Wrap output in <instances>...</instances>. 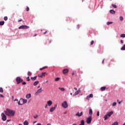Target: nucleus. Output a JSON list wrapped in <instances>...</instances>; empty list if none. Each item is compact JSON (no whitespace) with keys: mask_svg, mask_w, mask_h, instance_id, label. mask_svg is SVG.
Returning <instances> with one entry per match:
<instances>
[{"mask_svg":"<svg viewBox=\"0 0 125 125\" xmlns=\"http://www.w3.org/2000/svg\"><path fill=\"white\" fill-rule=\"evenodd\" d=\"M7 112L5 113L6 116L8 117H13L14 115H15V111L11 109H9L8 108H6Z\"/></svg>","mask_w":125,"mask_h":125,"instance_id":"f257e3e1","label":"nucleus"},{"mask_svg":"<svg viewBox=\"0 0 125 125\" xmlns=\"http://www.w3.org/2000/svg\"><path fill=\"white\" fill-rule=\"evenodd\" d=\"M112 114H114V112H113V111L107 112V114L104 116V120L106 121V120L109 119V118L112 116Z\"/></svg>","mask_w":125,"mask_h":125,"instance_id":"f03ea898","label":"nucleus"},{"mask_svg":"<svg viewBox=\"0 0 125 125\" xmlns=\"http://www.w3.org/2000/svg\"><path fill=\"white\" fill-rule=\"evenodd\" d=\"M30 27L28 25H21L19 27V29L20 30L22 29V30H26V29H29Z\"/></svg>","mask_w":125,"mask_h":125,"instance_id":"7ed1b4c3","label":"nucleus"},{"mask_svg":"<svg viewBox=\"0 0 125 125\" xmlns=\"http://www.w3.org/2000/svg\"><path fill=\"white\" fill-rule=\"evenodd\" d=\"M16 81L17 84H19V83H23V79H21V77H17Z\"/></svg>","mask_w":125,"mask_h":125,"instance_id":"20e7f679","label":"nucleus"},{"mask_svg":"<svg viewBox=\"0 0 125 125\" xmlns=\"http://www.w3.org/2000/svg\"><path fill=\"white\" fill-rule=\"evenodd\" d=\"M91 121H92V118L91 116H89L86 120V123L88 125H89V124H91Z\"/></svg>","mask_w":125,"mask_h":125,"instance_id":"39448f33","label":"nucleus"},{"mask_svg":"<svg viewBox=\"0 0 125 125\" xmlns=\"http://www.w3.org/2000/svg\"><path fill=\"white\" fill-rule=\"evenodd\" d=\"M62 106L63 108H64V109L68 108V103L67 101L63 102L62 104Z\"/></svg>","mask_w":125,"mask_h":125,"instance_id":"423d86ee","label":"nucleus"},{"mask_svg":"<svg viewBox=\"0 0 125 125\" xmlns=\"http://www.w3.org/2000/svg\"><path fill=\"white\" fill-rule=\"evenodd\" d=\"M20 101L21 104H22V105H24V104H26V103L28 102V100H27V99H24L23 98H21Z\"/></svg>","mask_w":125,"mask_h":125,"instance_id":"0eeeda50","label":"nucleus"},{"mask_svg":"<svg viewBox=\"0 0 125 125\" xmlns=\"http://www.w3.org/2000/svg\"><path fill=\"white\" fill-rule=\"evenodd\" d=\"M1 117L2 121H3V122H5V121H6V115H5L4 113H2Z\"/></svg>","mask_w":125,"mask_h":125,"instance_id":"6e6552de","label":"nucleus"},{"mask_svg":"<svg viewBox=\"0 0 125 125\" xmlns=\"http://www.w3.org/2000/svg\"><path fill=\"white\" fill-rule=\"evenodd\" d=\"M57 107V104H55L54 107H52L50 108L49 111L51 113H52V112H53V111H54V110H55V109H56Z\"/></svg>","mask_w":125,"mask_h":125,"instance_id":"1a4fd4ad","label":"nucleus"},{"mask_svg":"<svg viewBox=\"0 0 125 125\" xmlns=\"http://www.w3.org/2000/svg\"><path fill=\"white\" fill-rule=\"evenodd\" d=\"M45 74L46 72H42L41 74L38 75L39 78H42L43 77H45Z\"/></svg>","mask_w":125,"mask_h":125,"instance_id":"9d476101","label":"nucleus"},{"mask_svg":"<svg viewBox=\"0 0 125 125\" xmlns=\"http://www.w3.org/2000/svg\"><path fill=\"white\" fill-rule=\"evenodd\" d=\"M46 104H48L49 107H50L52 105V101L51 100L47 101Z\"/></svg>","mask_w":125,"mask_h":125,"instance_id":"9b49d317","label":"nucleus"},{"mask_svg":"<svg viewBox=\"0 0 125 125\" xmlns=\"http://www.w3.org/2000/svg\"><path fill=\"white\" fill-rule=\"evenodd\" d=\"M42 91V88H41L40 89H38L37 91L35 93V95H38L39 93H41Z\"/></svg>","mask_w":125,"mask_h":125,"instance_id":"f8f14e48","label":"nucleus"},{"mask_svg":"<svg viewBox=\"0 0 125 125\" xmlns=\"http://www.w3.org/2000/svg\"><path fill=\"white\" fill-rule=\"evenodd\" d=\"M76 116H77V117H82L83 116V112H81L80 113V112H78L76 114Z\"/></svg>","mask_w":125,"mask_h":125,"instance_id":"ddd939ff","label":"nucleus"},{"mask_svg":"<svg viewBox=\"0 0 125 125\" xmlns=\"http://www.w3.org/2000/svg\"><path fill=\"white\" fill-rule=\"evenodd\" d=\"M69 72V69H64L62 70V73L64 75H65V74H67V73H68Z\"/></svg>","mask_w":125,"mask_h":125,"instance_id":"4468645a","label":"nucleus"},{"mask_svg":"<svg viewBox=\"0 0 125 125\" xmlns=\"http://www.w3.org/2000/svg\"><path fill=\"white\" fill-rule=\"evenodd\" d=\"M92 97H93V94H90L89 95H88L87 97H86V99L87 100H88V99H89V98H92Z\"/></svg>","mask_w":125,"mask_h":125,"instance_id":"2eb2a0df","label":"nucleus"},{"mask_svg":"<svg viewBox=\"0 0 125 125\" xmlns=\"http://www.w3.org/2000/svg\"><path fill=\"white\" fill-rule=\"evenodd\" d=\"M80 92H81V90H78L77 91H76L74 94H73V96H76V95H78V94H79V93H80Z\"/></svg>","mask_w":125,"mask_h":125,"instance_id":"dca6fc26","label":"nucleus"},{"mask_svg":"<svg viewBox=\"0 0 125 125\" xmlns=\"http://www.w3.org/2000/svg\"><path fill=\"white\" fill-rule=\"evenodd\" d=\"M109 12L111 14H116V11L113 9L110 10Z\"/></svg>","mask_w":125,"mask_h":125,"instance_id":"f3484780","label":"nucleus"},{"mask_svg":"<svg viewBox=\"0 0 125 125\" xmlns=\"http://www.w3.org/2000/svg\"><path fill=\"white\" fill-rule=\"evenodd\" d=\"M32 96V95H31V94H27L26 95V98H27V99H29V98H31Z\"/></svg>","mask_w":125,"mask_h":125,"instance_id":"a211bd4d","label":"nucleus"},{"mask_svg":"<svg viewBox=\"0 0 125 125\" xmlns=\"http://www.w3.org/2000/svg\"><path fill=\"white\" fill-rule=\"evenodd\" d=\"M39 83L40 82L39 81H35L33 83V85H34V86H36V85H38V84H39Z\"/></svg>","mask_w":125,"mask_h":125,"instance_id":"6ab92c4d","label":"nucleus"},{"mask_svg":"<svg viewBox=\"0 0 125 125\" xmlns=\"http://www.w3.org/2000/svg\"><path fill=\"white\" fill-rule=\"evenodd\" d=\"M106 89V86H103L101 87V91H104Z\"/></svg>","mask_w":125,"mask_h":125,"instance_id":"aec40b11","label":"nucleus"},{"mask_svg":"<svg viewBox=\"0 0 125 125\" xmlns=\"http://www.w3.org/2000/svg\"><path fill=\"white\" fill-rule=\"evenodd\" d=\"M79 125H84V120H82L80 122V124Z\"/></svg>","mask_w":125,"mask_h":125,"instance_id":"412c9836","label":"nucleus"},{"mask_svg":"<svg viewBox=\"0 0 125 125\" xmlns=\"http://www.w3.org/2000/svg\"><path fill=\"white\" fill-rule=\"evenodd\" d=\"M23 125H29V122H28V121L27 120H25L23 122Z\"/></svg>","mask_w":125,"mask_h":125,"instance_id":"4be33fe9","label":"nucleus"},{"mask_svg":"<svg viewBox=\"0 0 125 125\" xmlns=\"http://www.w3.org/2000/svg\"><path fill=\"white\" fill-rule=\"evenodd\" d=\"M37 76H34V77H31V80L32 81H36L37 80Z\"/></svg>","mask_w":125,"mask_h":125,"instance_id":"5701e85b","label":"nucleus"},{"mask_svg":"<svg viewBox=\"0 0 125 125\" xmlns=\"http://www.w3.org/2000/svg\"><path fill=\"white\" fill-rule=\"evenodd\" d=\"M4 25V21H0V26H3Z\"/></svg>","mask_w":125,"mask_h":125,"instance_id":"b1692460","label":"nucleus"},{"mask_svg":"<svg viewBox=\"0 0 125 125\" xmlns=\"http://www.w3.org/2000/svg\"><path fill=\"white\" fill-rule=\"evenodd\" d=\"M59 89L61 90V91H65V88L63 87H59Z\"/></svg>","mask_w":125,"mask_h":125,"instance_id":"393cba45","label":"nucleus"},{"mask_svg":"<svg viewBox=\"0 0 125 125\" xmlns=\"http://www.w3.org/2000/svg\"><path fill=\"white\" fill-rule=\"evenodd\" d=\"M92 109H90L89 110V115H92Z\"/></svg>","mask_w":125,"mask_h":125,"instance_id":"a878e982","label":"nucleus"},{"mask_svg":"<svg viewBox=\"0 0 125 125\" xmlns=\"http://www.w3.org/2000/svg\"><path fill=\"white\" fill-rule=\"evenodd\" d=\"M110 24H113V22H112V21H108V22L106 23V24H107V25H110Z\"/></svg>","mask_w":125,"mask_h":125,"instance_id":"bb28decb","label":"nucleus"},{"mask_svg":"<svg viewBox=\"0 0 125 125\" xmlns=\"http://www.w3.org/2000/svg\"><path fill=\"white\" fill-rule=\"evenodd\" d=\"M18 105H20L21 106H22V105H23V104H22L21 103V101H20V99L19 101L18 102Z\"/></svg>","mask_w":125,"mask_h":125,"instance_id":"cd10ccee","label":"nucleus"},{"mask_svg":"<svg viewBox=\"0 0 125 125\" xmlns=\"http://www.w3.org/2000/svg\"><path fill=\"white\" fill-rule=\"evenodd\" d=\"M121 50H125V44L123 45L122 47L121 48Z\"/></svg>","mask_w":125,"mask_h":125,"instance_id":"c85d7f7f","label":"nucleus"},{"mask_svg":"<svg viewBox=\"0 0 125 125\" xmlns=\"http://www.w3.org/2000/svg\"><path fill=\"white\" fill-rule=\"evenodd\" d=\"M59 80H60V78L57 77L56 78H55V82H58V81H59Z\"/></svg>","mask_w":125,"mask_h":125,"instance_id":"c756f323","label":"nucleus"},{"mask_svg":"<svg viewBox=\"0 0 125 125\" xmlns=\"http://www.w3.org/2000/svg\"><path fill=\"white\" fill-rule=\"evenodd\" d=\"M112 125H119V123L118 122H115L113 124H112Z\"/></svg>","mask_w":125,"mask_h":125,"instance_id":"7c9ffc66","label":"nucleus"},{"mask_svg":"<svg viewBox=\"0 0 125 125\" xmlns=\"http://www.w3.org/2000/svg\"><path fill=\"white\" fill-rule=\"evenodd\" d=\"M27 75L28 76H32V72H31L30 71H28L27 73Z\"/></svg>","mask_w":125,"mask_h":125,"instance_id":"2f4dec72","label":"nucleus"},{"mask_svg":"<svg viewBox=\"0 0 125 125\" xmlns=\"http://www.w3.org/2000/svg\"><path fill=\"white\" fill-rule=\"evenodd\" d=\"M119 19L120 21H123L124 20V17H123V16H120Z\"/></svg>","mask_w":125,"mask_h":125,"instance_id":"473e14b6","label":"nucleus"},{"mask_svg":"<svg viewBox=\"0 0 125 125\" xmlns=\"http://www.w3.org/2000/svg\"><path fill=\"white\" fill-rule=\"evenodd\" d=\"M8 19V18L7 17V16H5L4 17V20L5 21H7V20Z\"/></svg>","mask_w":125,"mask_h":125,"instance_id":"72a5a7b5","label":"nucleus"},{"mask_svg":"<svg viewBox=\"0 0 125 125\" xmlns=\"http://www.w3.org/2000/svg\"><path fill=\"white\" fill-rule=\"evenodd\" d=\"M0 93H2L3 92V89L2 87H0Z\"/></svg>","mask_w":125,"mask_h":125,"instance_id":"f704fd0d","label":"nucleus"},{"mask_svg":"<svg viewBox=\"0 0 125 125\" xmlns=\"http://www.w3.org/2000/svg\"><path fill=\"white\" fill-rule=\"evenodd\" d=\"M121 38H125V34H122L120 36Z\"/></svg>","mask_w":125,"mask_h":125,"instance_id":"c9c22d12","label":"nucleus"},{"mask_svg":"<svg viewBox=\"0 0 125 125\" xmlns=\"http://www.w3.org/2000/svg\"><path fill=\"white\" fill-rule=\"evenodd\" d=\"M112 6L114 7V8H117V5L116 4H112Z\"/></svg>","mask_w":125,"mask_h":125,"instance_id":"e433bc0d","label":"nucleus"},{"mask_svg":"<svg viewBox=\"0 0 125 125\" xmlns=\"http://www.w3.org/2000/svg\"><path fill=\"white\" fill-rule=\"evenodd\" d=\"M26 81H27V82H29V81H30V77L28 76L26 78Z\"/></svg>","mask_w":125,"mask_h":125,"instance_id":"4c0bfd02","label":"nucleus"},{"mask_svg":"<svg viewBox=\"0 0 125 125\" xmlns=\"http://www.w3.org/2000/svg\"><path fill=\"white\" fill-rule=\"evenodd\" d=\"M116 105H117V103L114 102L112 104V106H116Z\"/></svg>","mask_w":125,"mask_h":125,"instance_id":"58836bf2","label":"nucleus"},{"mask_svg":"<svg viewBox=\"0 0 125 125\" xmlns=\"http://www.w3.org/2000/svg\"><path fill=\"white\" fill-rule=\"evenodd\" d=\"M26 11H29V10H30V8H29V7H26Z\"/></svg>","mask_w":125,"mask_h":125,"instance_id":"ea45409f","label":"nucleus"},{"mask_svg":"<svg viewBox=\"0 0 125 125\" xmlns=\"http://www.w3.org/2000/svg\"><path fill=\"white\" fill-rule=\"evenodd\" d=\"M94 43V41L93 40L91 42L90 44L91 45H92V44H93Z\"/></svg>","mask_w":125,"mask_h":125,"instance_id":"a19ab883","label":"nucleus"},{"mask_svg":"<svg viewBox=\"0 0 125 125\" xmlns=\"http://www.w3.org/2000/svg\"><path fill=\"white\" fill-rule=\"evenodd\" d=\"M49 42V43H51V40H46V42Z\"/></svg>","mask_w":125,"mask_h":125,"instance_id":"79ce46f5","label":"nucleus"},{"mask_svg":"<svg viewBox=\"0 0 125 125\" xmlns=\"http://www.w3.org/2000/svg\"><path fill=\"white\" fill-rule=\"evenodd\" d=\"M39 116L36 115V116H34L33 117L34 118V119H38Z\"/></svg>","mask_w":125,"mask_h":125,"instance_id":"37998d69","label":"nucleus"},{"mask_svg":"<svg viewBox=\"0 0 125 125\" xmlns=\"http://www.w3.org/2000/svg\"><path fill=\"white\" fill-rule=\"evenodd\" d=\"M0 97H1V98H3V97H4V96H3V95L0 94Z\"/></svg>","mask_w":125,"mask_h":125,"instance_id":"c03bdc74","label":"nucleus"},{"mask_svg":"<svg viewBox=\"0 0 125 125\" xmlns=\"http://www.w3.org/2000/svg\"><path fill=\"white\" fill-rule=\"evenodd\" d=\"M117 102H118V104H121V103H122V101L119 102V100H117Z\"/></svg>","mask_w":125,"mask_h":125,"instance_id":"a18cd8bd","label":"nucleus"},{"mask_svg":"<svg viewBox=\"0 0 125 125\" xmlns=\"http://www.w3.org/2000/svg\"><path fill=\"white\" fill-rule=\"evenodd\" d=\"M22 84L23 85H26V82H22Z\"/></svg>","mask_w":125,"mask_h":125,"instance_id":"49530a36","label":"nucleus"},{"mask_svg":"<svg viewBox=\"0 0 125 125\" xmlns=\"http://www.w3.org/2000/svg\"><path fill=\"white\" fill-rule=\"evenodd\" d=\"M77 29H80V24L77 25Z\"/></svg>","mask_w":125,"mask_h":125,"instance_id":"de8ad7c7","label":"nucleus"},{"mask_svg":"<svg viewBox=\"0 0 125 125\" xmlns=\"http://www.w3.org/2000/svg\"><path fill=\"white\" fill-rule=\"evenodd\" d=\"M99 111H97V116H98V117H99Z\"/></svg>","mask_w":125,"mask_h":125,"instance_id":"09e8293b","label":"nucleus"},{"mask_svg":"<svg viewBox=\"0 0 125 125\" xmlns=\"http://www.w3.org/2000/svg\"><path fill=\"white\" fill-rule=\"evenodd\" d=\"M43 69H44V68L43 67H42V68H41L40 69V71H42V70H43Z\"/></svg>","mask_w":125,"mask_h":125,"instance_id":"8fccbe9b","label":"nucleus"},{"mask_svg":"<svg viewBox=\"0 0 125 125\" xmlns=\"http://www.w3.org/2000/svg\"><path fill=\"white\" fill-rule=\"evenodd\" d=\"M104 61H105V59H104L102 61V64H104Z\"/></svg>","mask_w":125,"mask_h":125,"instance_id":"3c124183","label":"nucleus"},{"mask_svg":"<svg viewBox=\"0 0 125 125\" xmlns=\"http://www.w3.org/2000/svg\"><path fill=\"white\" fill-rule=\"evenodd\" d=\"M48 104H46L45 105V108H46L47 107Z\"/></svg>","mask_w":125,"mask_h":125,"instance_id":"603ef678","label":"nucleus"},{"mask_svg":"<svg viewBox=\"0 0 125 125\" xmlns=\"http://www.w3.org/2000/svg\"><path fill=\"white\" fill-rule=\"evenodd\" d=\"M120 42H121V43H124V41L123 40H121L120 41Z\"/></svg>","mask_w":125,"mask_h":125,"instance_id":"864d4df0","label":"nucleus"},{"mask_svg":"<svg viewBox=\"0 0 125 125\" xmlns=\"http://www.w3.org/2000/svg\"><path fill=\"white\" fill-rule=\"evenodd\" d=\"M14 101H15H15H17V102H18V99H15Z\"/></svg>","mask_w":125,"mask_h":125,"instance_id":"5fc2aeb1","label":"nucleus"},{"mask_svg":"<svg viewBox=\"0 0 125 125\" xmlns=\"http://www.w3.org/2000/svg\"><path fill=\"white\" fill-rule=\"evenodd\" d=\"M43 68H44V69H46V68H47V66H44V67H43Z\"/></svg>","mask_w":125,"mask_h":125,"instance_id":"6e6d98bb","label":"nucleus"},{"mask_svg":"<svg viewBox=\"0 0 125 125\" xmlns=\"http://www.w3.org/2000/svg\"><path fill=\"white\" fill-rule=\"evenodd\" d=\"M12 100H13V99H14V97L13 96H12Z\"/></svg>","mask_w":125,"mask_h":125,"instance_id":"4d7b16f0","label":"nucleus"},{"mask_svg":"<svg viewBox=\"0 0 125 125\" xmlns=\"http://www.w3.org/2000/svg\"><path fill=\"white\" fill-rule=\"evenodd\" d=\"M47 31H45V32H44V33H43V34H44V35H45V34H46V33H47Z\"/></svg>","mask_w":125,"mask_h":125,"instance_id":"13d9d810","label":"nucleus"},{"mask_svg":"<svg viewBox=\"0 0 125 125\" xmlns=\"http://www.w3.org/2000/svg\"><path fill=\"white\" fill-rule=\"evenodd\" d=\"M77 89H77L76 87H74V90H77Z\"/></svg>","mask_w":125,"mask_h":125,"instance_id":"bf43d9fd","label":"nucleus"},{"mask_svg":"<svg viewBox=\"0 0 125 125\" xmlns=\"http://www.w3.org/2000/svg\"><path fill=\"white\" fill-rule=\"evenodd\" d=\"M21 21H22V20H19L18 21V22H21Z\"/></svg>","mask_w":125,"mask_h":125,"instance_id":"052dcab7","label":"nucleus"},{"mask_svg":"<svg viewBox=\"0 0 125 125\" xmlns=\"http://www.w3.org/2000/svg\"><path fill=\"white\" fill-rule=\"evenodd\" d=\"M72 76H74V75H75V73L73 72V73H72Z\"/></svg>","mask_w":125,"mask_h":125,"instance_id":"680f3d73","label":"nucleus"},{"mask_svg":"<svg viewBox=\"0 0 125 125\" xmlns=\"http://www.w3.org/2000/svg\"><path fill=\"white\" fill-rule=\"evenodd\" d=\"M10 121H11L10 120H7V122H10Z\"/></svg>","mask_w":125,"mask_h":125,"instance_id":"e2e57ef3","label":"nucleus"},{"mask_svg":"<svg viewBox=\"0 0 125 125\" xmlns=\"http://www.w3.org/2000/svg\"><path fill=\"white\" fill-rule=\"evenodd\" d=\"M33 37H37V34H35L34 36H33Z\"/></svg>","mask_w":125,"mask_h":125,"instance_id":"0e129e2a","label":"nucleus"},{"mask_svg":"<svg viewBox=\"0 0 125 125\" xmlns=\"http://www.w3.org/2000/svg\"><path fill=\"white\" fill-rule=\"evenodd\" d=\"M47 125H51V124L49 123V124H47Z\"/></svg>","mask_w":125,"mask_h":125,"instance_id":"69168bd1","label":"nucleus"},{"mask_svg":"<svg viewBox=\"0 0 125 125\" xmlns=\"http://www.w3.org/2000/svg\"><path fill=\"white\" fill-rule=\"evenodd\" d=\"M19 89L20 90L21 89V87H19Z\"/></svg>","mask_w":125,"mask_h":125,"instance_id":"338daca9","label":"nucleus"},{"mask_svg":"<svg viewBox=\"0 0 125 125\" xmlns=\"http://www.w3.org/2000/svg\"><path fill=\"white\" fill-rule=\"evenodd\" d=\"M72 125H77V124H73Z\"/></svg>","mask_w":125,"mask_h":125,"instance_id":"774afa93","label":"nucleus"}]
</instances>
